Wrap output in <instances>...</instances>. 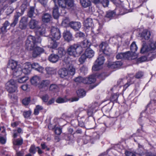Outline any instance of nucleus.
<instances>
[{"label":"nucleus","instance_id":"393cba45","mask_svg":"<svg viewBox=\"0 0 156 156\" xmlns=\"http://www.w3.org/2000/svg\"><path fill=\"white\" fill-rule=\"evenodd\" d=\"M50 83V82L49 80H43L41 82V83L39 84L38 87L40 89H41L47 87Z\"/></svg>","mask_w":156,"mask_h":156},{"label":"nucleus","instance_id":"c03bdc74","mask_svg":"<svg viewBox=\"0 0 156 156\" xmlns=\"http://www.w3.org/2000/svg\"><path fill=\"white\" fill-rule=\"evenodd\" d=\"M144 114H145L144 112L142 113L141 114V117L138 119V122L139 123L141 124L142 122H144L146 119V118L143 117Z\"/></svg>","mask_w":156,"mask_h":156},{"label":"nucleus","instance_id":"09e8293b","mask_svg":"<svg viewBox=\"0 0 156 156\" xmlns=\"http://www.w3.org/2000/svg\"><path fill=\"white\" fill-rule=\"evenodd\" d=\"M37 149L36 147H35V146L34 145H32L29 151L30 153H33V154H35L36 151V149Z\"/></svg>","mask_w":156,"mask_h":156},{"label":"nucleus","instance_id":"20e7f679","mask_svg":"<svg viewBox=\"0 0 156 156\" xmlns=\"http://www.w3.org/2000/svg\"><path fill=\"white\" fill-rule=\"evenodd\" d=\"M83 49L81 48L79 44H74L69 46L67 50V54L74 57H77L83 53Z\"/></svg>","mask_w":156,"mask_h":156},{"label":"nucleus","instance_id":"39448f33","mask_svg":"<svg viewBox=\"0 0 156 156\" xmlns=\"http://www.w3.org/2000/svg\"><path fill=\"white\" fill-rule=\"evenodd\" d=\"M8 67L10 68L13 71V75L16 76H19L21 75L22 68L17 65V62L13 59L9 61Z\"/></svg>","mask_w":156,"mask_h":156},{"label":"nucleus","instance_id":"4be33fe9","mask_svg":"<svg viewBox=\"0 0 156 156\" xmlns=\"http://www.w3.org/2000/svg\"><path fill=\"white\" fill-rule=\"evenodd\" d=\"M27 20L26 18L23 17L21 20L19 27L22 29H24L26 28Z\"/></svg>","mask_w":156,"mask_h":156},{"label":"nucleus","instance_id":"0eeeda50","mask_svg":"<svg viewBox=\"0 0 156 156\" xmlns=\"http://www.w3.org/2000/svg\"><path fill=\"white\" fill-rule=\"evenodd\" d=\"M68 71L65 68H62L59 70L58 73L62 77H64L66 76L68 74L71 75L74 74L75 69L72 65L69 66L68 68Z\"/></svg>","mask_w":156,"mask_h":156},{"label":"nucleus","instance_id":"13d9d810","mask_svg":"<svg viewBox=\"0 0 156 156\" xmlns=\"http://www.w3.org/2000/svg\"><path fill=\"white\" fill-rule=\"evenodd\" d=\"M118 98V96L117 94H114L111 98V100L112 101H116Z\"/></svg>","mask_w":156,"mask_h":156},{"label":"nucleus","instance_id":"f704fd0d","mask_svg":"<svg viewBox=\"0 0 156 156\" xmlns=\"http://www.w3.org/2000/svg\"><path fill=\"white\" fill-rule=\"evenodd\" d=\"M34 9L33 7H31L28 13V15L29 17L31 18L33 17H35L37 14L34 11Z\"/></svg>","mask_w":156,"mask_h":156},{"label":"nucleus","instance_id":"7c9ffc66","mask_svg":"<svg viewBox=\"0 0 156 156\" xmlns=\"http://www.w3.org/2000/svg\"><path fill=\"white\" fill-rule=\"evenodd\" d=\"M23 143V139L22 138L18 139H13V143L15 145H21Z\"/></svg>","mask_w":156,"mask_h":156},{"label":"nucleus","instance_id":"774afa93","mask_svg":"<svg viewBox=\"0 0 156 156\" xmlns=\"http://www.w3.org/2000/svg\"><path fill=\"white\" fill-rule=\"evenodd\" d=\"M6 142V139L3 137L0 136V143L2 144H5Z\"/></svg>","mask_w":156,"mask_h":156},{"label":"nucleus","instance_id":"8fccbe9b","mask_svg":"<svg viewBox=\"0 0 156 156\" xmlns=\"http://www.w3.org/2000/svg\"><path fill=\"white\" fill-rule=\"evenodd\" d=\"M125 154L126 156H136V154L132 151H126Z\"/></svg>","mask_w":156,"mask_h":156},{"label":"nucleus","instance_id":"c756f323","mask_svg":"<svg viewBox=\"0 0 156 156\" xmlns=\"http://www.w3.org/2000/svg\"><path fill=\"white\" fill-rule=\"evenodd\" d=\"M81 5L84 8H86L90 6V2L89 0H80Z\"/></svg>","mask_w":156,"mask_h":156},{"label":"nucleus","instance_id":"5701e85b","mask_svg":"<svg viewBox=\"0 0 156 156\" xmlns=\"http://www.w3.org/2000/svg\"><path fill=\"white\" fill-rule=\"evenodd\" d=\"M150 36V32L147 30H145L142 33L141 37L142 38V39L144 38L146 40H148L149 39Z\"/></svg>","mask_w":156,"mask_h":156},{"label":"nucleus","instance_id":"9b49d317","mask_svg":"<svg viewBox=\"0 0 156 156\" xmlns=\"http://www.w3.org/2000/svg\"><path fill=\"white\" fill-rule=\"evenodd\" d=\"M101 50L103 53L107 55H109L111 53V48L109 47L108 44L105 42H102L99 46Z\"/></svg>","mask_w":156,"mask_h":156},{"label":"nucleus","instance_id":"f3484780","mask_svg":"<svg viewBox=\"0 0 156 156\" xmlns=\"http://www.w3.org/2000/svg\"><path fill=\"white\" fill-rule=\"evenodd\" d=\"M83 24L84 27L87 29L92 27L93 25L92 19L90 18H87L84 20Z\"/></svg>","mask_w":156,"mask_h":156},{"label":"nucleus","instance_id":"b1692460","mask_svg":"<svg viewBox=\"0 0 156 156\" xmlns=\"http://www.w3.org/2000/svg\"><path fill=\"white\" fill-rule=\"evenodd\" d=\"M59 58V57L57 55L52 54L49 57L48 59L52 63H55L58 61Z\"/></svg>","mask_w":156,"mask_h":156},{"label":"nucleus","instance_id":"bf43d9fd","mask_svg":"<svg viewBox=\"0 0 156 156\" xmlns=\"http://www.w3.org/2000/svg\"><path fill=\"white\" fill-rule=\"evenodd\" d=\"M65 101V100L64 99L61 98H59L56 100V102L58 103H63Z\"/></svg>","mask_w":156,"mask_h":156},{"label":"nucleus","instance_id":"4468645a","mask_svg":"<svg viewBox=\"0 0 156 156\" xmlns=\"http://www.w3.org/2000/svg\"><path fill=\"white\" fill-rule=\"evenodd\" d=\"M137 48H138L135 42L134 41L131 44L130 46V51H128L131 54L129 55L130 56H133V57L134 55H136L137 58V56L135 54V52L137 51Z\"/></svg>","mask_w":156,"mask_h":156},{"label":"nucleus","instance_id":"69168bd1","mask_svg":"<svg viewBox=\"0 0 156 156\" xmlns=\"http://www.w3.org/2000/svg\"><path fill=\"white\" fill-rule=\"evenodd\" d=\"M70 117V116L68 115L67 113H66L63 114L62 115V118L64 119H66Z\"/></svg>","mask_w":156,"mask_h":156},{"label":"nucleus","instance_id":"2f4dec72","mask_svg":"<svg viewBox=\"0 0 156 156\" xmlns=\"http://www.w3.org/2000/svg\"><path fill=\"white\" fill-rule=\"evenodd\" d=\"M28 80V77L26 75L20 77L17 80L18 82L20 83H23Z\"/></svg>","mask_w":156,"mask_h":156},{"label":"nucleus","instance_id":"473e14b6","mask_svg":"<svg viewBox=\"0 0 156 156\" xmlns=\"http://www.w3.org/2000/svg\"><path fill=\"white\" fill-rule=\"evenodd\" d=\"M49 90L52 92H57L59 91L58 87L56 84H51L49 88Z\"/></svg>","mask_w":156,"mask_h":156},{"label":"nucleus","instance_id":"f257e3e1","mask_svg":"<svg viewBox=\"0 0 156 156\" xmlns=\"http://www.w3.org/2000/svg\"><path fill=\"white\" fill-rule=\"evenodd\" d=\"M38 42L36 41L34 36L30 35L28 36L26 41V46L28 49L33 50L32 55L34 58L43 51V49L42 48L37 46L36 43Z\"/></svg>","mask_w":156,"mask_h":156},{"label":"nucleus","instance_id":"49530a36","mask_svg":"<svg viewBox=\"0 0 156 156\" xmlns=\"http://www.w3.org/2000/svg\"><path fill=\"white\" fill-rule=\"evenodd\" d=\"M109 0H100L99 2L102 4L104 7H107L108 5Z\"/></svg>","mask_w":156,"mask_h":156},{"label":"nucleus","instance_id":"79ce46f5","mask_svg":"<svg viewBox=\"0 0 156 156\" xmlns=\"http://www.w3.org/2000/svg\"><path fill=\"white\" fill-rule=\"evenodd\" d=\"M122 63L121 61H117L114 62L112 66L115 68H119L122 65Z\"/></svg>","mask_w":156,"mask_h":156},{"label":"nucleus","instance_id":"a19ab883","mask_svg":"<svg viewBox=\"0 0 156 156\" xmlns=\"http://www.w3.org/2000/svg\"><path fill=\"white\" fill-rule=\"evenodd\" d=\"M112 107L109 104L104 106L102 108V110L107 113L109 112L111 109Z\"/></svg>","mask_w":156,"mask_h":156},{"label":"nucleus","instance_id":"0e129e2a","mask_svg":"<svg viewBox=\"0 0 156 156\" xmlns=\"http://www.w3.org/2000/svg\"><path fill=\"white\" fill-rule=\"evenodd\" d=\"M38 1L44 6H45L48 0H38Z\"/></svg>","mask_w":156,"mask_h":156},{"label":"nucleus","instance_id":"c85d7f7f","mask_svg":"<svg viewBox=\"0 0 156 156\" xmlns=\"http://www.w3.org/2000/svg\"><path fill=\"white\" fill-rule=\"evenodd\" d=\"M55 40L53 39H49V41H51V42L50 44L48 45L49 48L54 49L57 47L58 44L57 42L55 41Z\"/></svg>","mask_w":156,"mask_h":156},{"label":"nucleus","instance_id":"f03ea898","mask_svg":"<svg viewBox=\"0 0 156 156\" xmlns=\"http://www.w3.org/2000/svg\"><path fill=\"white\" fill-rule=\"evenodd\" d=\"M55 4V6L53 8V15L54 18L57 19L59 15V13L58 11V7L56 5L57 4H58L59 6L62 8H65L66 5L69 7H72L73 5V0H54Z\"/></svg>","mask_w":156,"mask_h":156},{"label":"nucleus","instance_id":"3c124183","mask_svg":"<svg viewBox=\"0 0 156 156\" xmlns=\"http://www.w3.org/2000/svg\"><path fill=\"white\" fill-rule=\"evenodd\" d=\"M49 99V95L48 94H45L42 96L41 99L43 101L47 102Z\"/></svg>","mask_w":156,"mask_h":156},{"label":"nucleus","instance_id":"bb28decb","mask_svg":"<svg viewBox=\"0 0 156 156\" xmlns=\"http://www.w3.org/2000/svg\"><path fill=\"white\" fill-rule=\"evenodd\" d=\"M52 18L51 15L48 13H45L42 17V21L44 23H48Z\"/></svg>","mask_w":156,"mask_h":156},{"label":"nucleus","instance_id":"412c9836","mask_svg":"<svg viewBox=\"0 0 156 156\" xmlns=\"http://www.w3.org/2000/svg\"><path fill=\"white\" fill-rule=\"evenodd\" d=\"M38 22L35 20L31 19L29 23V26L31 29H34L37 28Z\"/></svg>","mask_w":156,"mask_h":156},{"label":"nucleus","instance_id":"dca6fc26","mask_svg":"<svg viewBox=\"0 0 156 156\" xmlns=\"http://www.w3.org/2000/svg\"><path fill=\"white\" fill-rule=\"evenodd\" d=\"M70 27L75 30H78L81 27V23L78 22H71L70 23Z\"/></svg>","mask_w":156,"mask_h":156},{"label":"nucleus","instance_id":"6ab92c4d","mask_svg":"<svg viewBox=\"0 0 156 156\" xmlns=\"http://www.w3.org/2000/svg\"><path fill=\"white\" fill-rule=\"evenodd\" d=\"M32 68L34 69L35 70L40 73H42L44 70V68L37 63H34L31 64Z\"/></svg>","mask_w":156,"mask_h":156},{"label":"nucleus","instance_id":"ea45409f","mask_svg":"<svg viewBox=\"0 0 156 156\" xmlns=\"http://www.w3.org/2000/svg\"><path fill=\"white\" fill-rule=\"evenodd\" d=\"M115 12L113 11H109L107 12L105 17L108 18H110L115 16Z\"/></svg>","mask_w":156,"mask_h":156},{"label":"nucleus","instance_id":"e2e57ef3","mask_svg":"<svg viewBox=\"0 0 156 156\" xmlns=\"http://www.w3.org/2000/svg\"><path fill=\"white\" fill-rule=\"evenodd\" d=\"M7 31V28L3 26L0 29V32L4 34Z\"/></svg>","mask_w":156,"mask_h":156},{"label":"nucleus","instance_id":"c9c22d12","mask_svg":"<svg viewBox=\"0 0 156 156\" xmlns=\"http://www.w3.org/2000/svg\"><path fill=\"white\" fill-rule=\"evenodd\" d=\"M76 93L78 97L81 98L86 95L85 91L82 89H80L76 91Z\"/></svg>","mask_w":156,"mask_h":156},{"label":"nucleus","instance_id":"e433bc0d","mask_svg":"<svg viewBox=\"0 0 156 156\" xmlns=\"http://www.w3.org/2000/svg\"><path fill=\"white\" fill-rule=\"evenodd\" d=\"M70 23L69 19L67 18H66L63 20L62 22V25L65 27L70 26Z\"/></svg>","mask_w":156,"mask_h":156},{"label":"nucleus","instance_id":"2eb2a0df","mask_svg":"<svg viewBox=\"0 0 156 156\" xmlns=\"http://www.w3.org/2000/svg\"><path fill=\"white\" fill-rule=\"evenodd\" d=\"M41 78L38 76H33L30 79L31 83L34 85L37 86L39 84L41 80Z\"/></svg>","mask_w":156,"mask_h":156},{"label":"nucleus","instance_id":"72a5a7b5","mask_svg":"<svg viewBox=\"0 0 156 156\" xmlns=\"http://www.w3.org/2000/svg\"><path fill=\"white\" fill-rule=\"evenodd\" d=\"M66 54V51L64 48H59L58 50V56L59 58H61Z\"/></svg>","mask_w":156,"mask_h":156},{"label":"nucleus","instance_id":"052dcab7","mask_svg":"<svg viewBox=\"0 0 156 156\" xmlns=\"http://www.w3.org/2000/svg\"><path fill=\"white\" fill-rule=\"evenodd\" d=\"M143 75V73L141 72H139L136 75V77L137 78H140Z\"/></svg>","mask_w":156,"mask_h":156},{"label":"nucleus","instance_id":"864d4df0","mask_svg":"<svg viewBox=\"0 0 156 156\" xmlns=\"http://www.w3.org/2000/svg\"><path fill=\"white\" fill-rule=\"evenodd\" d=\"M37 32H39L40 35H43L44 34L45 32V29L44 28H38Z\"/></svg>","mask_w":156,"mask_h":156},{"label":"nucleus","instance_id":"9d476101","mask_svg":"<svg viewBox=\"0 0 156 156\" xmlns=\"http://www.w3.org/2000/svg\"><path fill=\"white\" fill-rule=\"evenodd\" d=\"M131 54L129 52H127L126 53H119L117 54L116 57L117 59H127L128 60L134 59L136 58V56L134 55L133 56H130Z\"/></svg>","mask_w":156,"mask_h":156},{"label":"nucleus","instance_id":"a211bd4d","mask_svg":"<svg viewBox=\"0 0 156 156\" xmlns=\"http://www.w3.org/2000/svg\"><path fill=\"white\" fill-rule=\"evenodd\" d=\"M84 54L87 58H90L94 56V52L90 48H88L86 49Z\"/></svg>","mask_w":156,"mask_h":156},{"label":"nucleus","instance_id":"6e6d98bb","mask_svg":"<svg viewBox=\"0 0 156 156\" xmlns=\"http://www.w3.org/2000/svg\"><path fill=\"white\" fill-rule=\"evenodd\" d=\"M9 97L12 100H16L17 99V97L14 94L9 93Z\"/></svg>","mask_w":156,"mask_h":156},{"label":"nucleus","instance_id":"a18cd8bd","mask_svg":"<svg viewBox=\"0 0 156 156\" xmlns=\"http://www.w3.org/2000/svg\"><path fill=\"white\" fill-rule=\"evenodd\" d=\"M87 58L84 54H83L79 59V62L81 64H82L85 61Z\"/></svg>","mask_w":156,"mask_h":156},{"label":"nucleus","instance_id":"5fc2aeb1","mask_svg":"<svg viewBox=\"0 0 156 156\" xmlns=\"http://www.w3.org/2000/svg\"><path fill=\"white\" fill-rule=\"evenodd\" d=\"M90 139L91 138L90 136H84L83 138L84 143L86 144L90 140Z\"/></svg>","mask_w":156,"mask_h":156},{"label":"nucleus","instance_id":"4c0bfd02","mask_svg":"<svg viewBox=\"0 0 156 156\" xmlns=\"http://www.w3.org/2000/svg\"><path fill=\"white\" fill-rule=\"evenodd\" d=\"M43 109V107L40 105H37L36 106L34 109V114L35 115H37L40 111L42 110Z\"/></svg>","mask_w":156,"mask_h":156},{"label":"nucleus","instance_id":"ddd939ff","mask_svg":"<svg viewBox=\"0 0 156 156\" xmlns=\"http://www.w3.org/2000/svg\"><path fill=\"white\" fill-rule=\"evenodd\" d=\"M63 34V37L66 41H69L72 40V35L69 31L65 30Z\"/></svg>","mask_w":156,"mask_h":156},{"label":"nucleus","instance_id":"423d86ee","mask_svg":"<svg viewBox=\"0 0 156 156\" xmlns=\"http://www.w3.org/2000/svg\"><path fill=\"white\" fill-rule=\"evenodd\" d=\"M5 89L9 93H12L18 91V87L16 81L10 80L5 84Z\"/></svg>","mask_w":156,"mask_h":156},{"label":"nucleus","instance_id":"338daca9","mask_svg":"<svg viewBox=\"0 0 156 156\" xmlns=\"http://www.w3.org/2000/svg\"><path fill=\"white\" fill-rule=\"evenodd\" d=\"M93 109L91 108L90 107V109L88 110L87 113L89 116H91L92 115L93 113Z\"/></svg>","mask_w":156,"mask_h":156},{"label":"nucleus","instance_id":"37998d69","mask_svg":"<svg viewBox=\"0 0 156 156\" xmlns=\"http://www.w3.org/2000/svg\"><path fill=\"white\" fill-rule=\"evenodd\" d=\"M85 80V78L79 76L76 78L74 80L75 82L77 83H84V80Z\"/></svg>","mask_w":156,"mask_h":156},{"label":"nucleus","instance_id":"4d7b16f0","mask_svg":"<svg viewBox=\"0 0 156 156\" xmlns=\"http://www.w3.org/2000/svg\"><path fill=\"white\" fill-rule=\"evenodd\" d=\"M31 114V112L30 111L25 112L23 113V115L24 117L26 118H28L30 117Z\"/></svg>","mask_w":156,"mask_h":156},{"label":"nucleus","instance_id":"680f3d73","mask_svg":"<svg viewBox=\"0 0 156 156\" xmlns=\"http://www.w3.org/2000/svg\"><path fill=\"white\" fill-rule=\"evenodd\" d=\"M21 88L23 90L26 91L28 88V84L23 85L21 87Z\"/></svg>","mask_w":156,"mask_h":156},{"label":"nucleus","instance_id":"58836bf2","mask_svg":"<svg viewBox=\"0 0 156 156\" xmlns=\"http://www.w3.org/2000/svg\"><path fill=\"white\" fill-rule=\"evenodd\" d=\"M19 13H17V14L14 16V19L13 22L10 24V26L12 27H14L17 23L18 20V18L20 16Z\"/></svg>","mask_w":156,"mask_h":156},{"label":"nucleus","instance_id":"cd10ccee","mask_svg":"<svg viewBox=\"0 0 156 156\" xmlns=\"http://www.w3.org/2000/svg\"><path fill=\"white\" fill-rule=\"evenodd\" d=\"M46 70L48 74L52 75L56 73L57 69L53 67H47L46 68Z\"/></svg>","mask_w":156,"mask_h":156},{"label":"nucleus","instance_id":"603ef678","mask_svg":"<svg viewBox=\"0 0 156 156\" xmlns=\"http://www.w3.org/2000/svg\"><path fill=\"white\" fill-rule=\"evenodd\" d=\"M62 132V129L58 127L55 128V132L56 134L59 135L61 134Z\"/></svg>","mask_w":156,"mask_h":156},{"label":"nucleus","instance_id":"7ed1b4c3","mask_svg":"<svg viewBox=\"0 0 156 156\" xmlns=\"http://www.w3.org/2000/svg\"><path fill=\"white\" fill-rule=\"evenodd\" d=\"M143 44L142 48L140 50V52L144 53L150 52L149 58L150 60H152L156 57V52H153L156 49V41H150L149 46L147 45L145 42L142 41Z\"/></svg>","mask_w":156,"mask_h":156},{"label":"nucleus","instance_id":"1a4fd4ad","mask_svg":"<svg viewBox=\"0 0 156 156\" xmlns=\"http://www.w3.org/2000/svg\"><path fill=\"white\" fill-rule=\"evenodd\" d=\"M61 37V34L59 30L56 27H52L51 29L50 39L58 40Z\"/></svg>","mask_w":156,"mask_h":156},{"label":"nucleus","instance_id":"aec40b11","mask_svg":"<svg viewBox=\"0 0 156 156\" xmlns=\"http://www.w3.org/2000/svg\"><path fill=\"white\" fill-rule=\"evenodd\" d=\"M80 45L81 46L84 50V48H88L91 45V42L87 39H86L82 41L80 44Z\"/></svg>","mask_w":156,"mask_h":156},{"label":"nucleus","instance_id":"f8f14e48","mask_svg":"<svg viewBox=\"0 0 156 156\" xmlns=\"http://www.w3.org/2000/svg\"><path fill=\"white\" fill-rule=\"evenodd\" d=\"M22 69L21 74L22 72L25 74L29 73L32 69L31 64L30 62L25 63L23 65V68H22Z\"/></svg>","mask_w":156,"mask_h":156},{"label":"nucleus","instance_id":"de8ad7c7","mask_svg":"<svg viewBox=\"0 0 156 156\" xmlns=\"http://www.w3.org/2000/svg\"><path fill=\"white\" fill-rule=\"evenodd\" d=\"M30 101V97L26 98L23 100V103L25 105H27L29 104Z\"/></svg>","mask_w":156,"mask_h":156},{"label":"nucleus","instance_id":"a878e982","mask_svg":"<svg viewBox=\"0 0 156 156\" xmlns=\"http://www.w3.org/2000/svg\"><path fill=\"white\" fill-rule=\"evenodd\" d=\"M96 81L95 76L94 75H91L88 78H85V80H84V83L91 84L94 82Z\"/></svg>","mask_w":156,"mask_h":156},{"label":"nucleus","instance_id":"6e6552de","mask_svg":"<svg viewBox=\"0 0 156 156\" xmlns=\"http://www.w3.org/2000/svg\"><path fill=\"white\" fill-rule=\"evenodd\" d=\"M105 60L104 57L103 56L100 55L95 62L94 66L92 67V69L93 70L97 71L101 69Z\"/></svg>","mask_w":156,"mask_h":156}]
</instances>
